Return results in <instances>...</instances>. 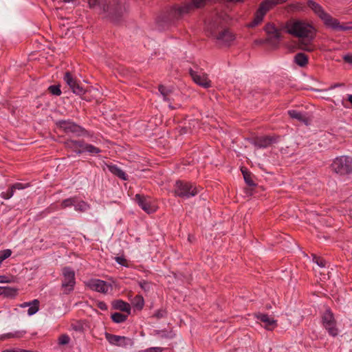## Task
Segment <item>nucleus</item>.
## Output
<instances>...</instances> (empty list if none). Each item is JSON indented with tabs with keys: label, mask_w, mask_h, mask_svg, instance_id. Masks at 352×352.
<instances>
[{
	"label": "nucleus",
	"mask_w": 352,
	"mask_h": 352,
	"mask_svg": "<svg viewBox=\"0 0 352 352\" xmlns=\"http://www.w3.org/2000/svg\"><path fill=\"white\" fill-rule=\"evenodd\" d=\"M115 260L116 261L122 265V266H125V267H127L128 266V261L127 260L123 257V256H116L115 257Z\"/></svg>",
	"instance_id": "42"
},
{
	"label": "nucleus",
	"mask_w": 352,
	"mask_h": 352,
	"mask_svg": "<svg viewBox=\"0 0 352 352\" xmlns=\"http://www.w3.org/2000/svg\"><path fill=\"white\" fill-rule=\"evenodd\" d=\"M245 0H233V2L234 3H241L243 2Z\"/></svg>",
	"instance_id": "52"
},
{
	"label": "nucleus",
	"mask_w": 352,
	"mask_h": 352,
	"mask_svg": "<svg viewBox=\"0 0 352 352\" xmlns=\"http://www.w3.org/2000/svg\"><path fill=\"white\" fill-rule=\"evenodd\" d=\"M288 115L292 119L297 120L300 122L304 123L306 125L309 124L311 120L307 116L306 113H302L297 110H289L287 111Z\"/></svg>",
	"instance_id": "20"
},
{
	"label": "nucleus",
	"mask_w": 352,
	"mask_h": 352,
	"mask_svg": "<svg viewBox=\"0 0 352 352\" xmlns=\"http://www.w3.org/2000/svg\"><path fill=\"white\" fill-rule=\"evenodd\" d=\"M266 33L271 36V38L278 40L280 38V32L279 30L272 23H267L265 26Z\"/></svg>",
	"instance_id": "25"
},
{
	"label": "nucleus",
	"mask_w": 352,
	"mask_h": 352,
	"mask_svg": "<svg viewBox=\"0 0 352 352\" xmlns=\"http://www.w3.org/2000/svg\"><path fill=\"white\" fill-rule=\"evenodd\" d=\"M107 168L113 175L118 177V178L124 181L128 180V176L126 173L117 165L109 164L107 165Z\"/></svg>",
	"instance_id": "23"
},
{
	"label": "nucleus",
	"mask_w": 352,
	"mask_h": 352,
	"mask_svg": "<svg viewBox=\"0 0 352 352\" xmlns=\"http://www.w3.org/2000/svg\"><path fill=\"white\" fill-rule=\"evenodd\" d=\"M82 151H83V153L87 152L92 155H98L99 153H101V150L99 148L92 144H87L85 141L82 148Z\"/></svg>",
	"instance_id": "27"
},
{
	"label": "nucleus",
	"mask_w": 352,
	"mask_h": 352,
	"mask_svg": "<svg viewBox=\"0 0 352 352\" xmlns=\"http://www.w3.org/2000/svg\"><path fill=\"white\" fill-rule=\"evenodd\" d=\"M222 25V17L215 14L206 21V31L219 43L230 45L235 36L229 29L223 28Z\"/></svg>",
	"instance_id": "2"
},
{
	"label": "nucleus",
	"mask_w": 352,
	"mask_h": 352,
	"mask_svg": "<svg viewBox=\"0 0 352 352\" xmlns=\"http://www.w3.org/2000/svg\"><path fill=\"white\" fill-rule=\"evenodd\" d=\"M39 304H40V302H39L38 300L35 299L32 301L23 302V308L28 307V308L27 310L28 314L29 316H32V315H34V314H36L38 311Z\"/></svg>",
	"instance_id": "24"
},
{
	"label": "nucleus",
	"mask_w": 352,
	"mask_h": 352,
	"mask_svg": "<svg viewBox=\"0 0 352 352\" xmlns=\"http://www.w3.org/2000/svg\"><path fill=\"white\" fill-rule=\"evenodd\" d=\"M228 2H233V0H226Z\"/></svg>",
	"instance_id": "54"
},
{
	"label": "nucleus",
	"mask_w": 352,
	"mask_h": 352,
	"mask_svg": "<svg viewBox=\"0 0 352 352\" xmlns=\"http://www.w3.org/2000/svg\"><path fill=\"white\" fill-rule=\"evenodd\" d=\"M89 8L112 21H118L122 15L119 0H88Z\"/></svg>",
	"instance_id": "3"
},
{
	"label": "nucleus",
	"mask_w": 352,
	"mask_h": 352,
	"mask_svg": "<svg viewBox=\"0 0 352 352\" xmlns=\"http://www.w3.org/2000/svg\"><path fill=\"white\" fill-rule=\"evenodd\" d=\"M205 2L206 0H191L181 4H175L167 10V20L170 21L179 20L196 9L203 7Z\"/></svg>",
	"instance_id": "4"
},
{
	"label": "nucleus",
	"mask_w": 352,
	"mask_h": 352,
	"mask_svg": "<svg viewBox=\"0 0 352 352\" xmlns=\"http://www.w3.org/2000/svg\"><path fill=\"white\" fill-rule=\"evenodd\" d=\"M135 200L138 206L146 213L151 214L156 211V207L150 196L142 194H136Z\"/></svg>",
	"instance_id": "12"
},
{
	"label": "nucleus",
	"mask_w": 352,
	"mask_h": 352,
	"mask_svg": "<svg viewBox=\"0 0 352 352\" xmlns=\"http://www.w3.org/2000/svg\"><path fill=\"white\" fill-rule=\"evenodd\" d=\"M15 189H22V184L17 183L14 184L7 190V192H3L1 193V197L5 199H10L13 195V192Z\"/></svg>",
	"instance_id": "30"
},
{
	"label": "nucleus",
	"mask_w": 352,
	"mask_h": 352,
	"mask_svg": "<svg viewBox=\"0 0 352 352\" xmlns=\"http://www.w3.org/2000/svg\"><path fill=\"white\" fill-rule=\"evenodd\" d=\"M255 317L265 324V328L267 330H272L276 325V320L265 314H256Z\"/></svg>",
	"instance_id": "21"
},
{
	"label": "nucleus",
	"mask_w": 352,
	"mask_h": 352,
	"mask_svg": "<svg viewBox=\"0 0 352 352\" xmlns=\"http://www.w3.org/2000/svg\"><path fill=\"white\" fill-rule=\"evenodd\" d=\"M76 203V197H70L68 199H64L61 203V207L63 208H65L72 206H74Z\"/></svg>",
	"instance_id": "34"
},
{
	"label": "nucleus",
	"mask_w": 352,
	"mask_h": 352,
	"mask_svg": "<svg viewBox=\"0 0 352 352\" xmlns=\"http://www.w3.org/2000/svg\"><path fill=\"white\" fill-rule=\"evenodd\" d=\"M294 62L300 67H304L309 63V57L304 53H297L294 56Z\"/></svg>",
	"instance_id": "26"
},
{
	"label": "nucleus",
	"mask_w": 352,
	"mask_h": 352,
	"mask_svg": "<svg viewBox=\"0 0 352 352\" xmlns=\"http://www.w3.org/2000/svg\"><path fill=\"white\" fill-rule=\"evenodd\" d=\"M280 138L276 135L256 136L251 139L250 143L257 148H266L279 142Z\"/></svg>",
	"instance_id": "11"
},
{
	"label": "nucleus",
	"mask_w": 352,
	"mask_h": 352,
	"mask_svg": "<svg viewBox=\"0 0 352 352\" xmlns=\"http://www.w3.org/2000/svg\"><path fill=\"white\" fill-rule=\"evenodd\" d=\"M166 316V311L163 309L157 310L153 316V317H154L157 319L165 318Z\"/></svg>",
	"instance_id": "38"
},
{
	"label": "nucleus",
	"mask_w": 352,
	"mask_h": 352,
	"mask_svg": "<svg viewBox=\"0 0 352 352\" xmlns=\"http://www.w3.org/2000/svg\"><path fill=\"white\" fill-rule=\"evenodd\" d=\"M63 279L61 289L65 295L69 294L74 291L76 285L75 272L70 267H64L62 269Z\"/></svg>",
	"instance_id": "9"
},
{
	"label": "nucleus",
	"mask_w": 352,
	"mask_h": 352,
	"mask_svg": "<svg viewBox=\"0 0 352 352\" xmlns=\"http://www.w3.org/2000/svg\"><path fill=\"white\" fill-rule=\"evenodd\" d=\"M133 305L137 309H142L144 305V300L142 296H135L133 299Z\"/></svg>",
	"instance_id": "33"
},
{
	"label": "nucleus",
	"mask_w": 352,
	"mask_h": 352,
	"mask_svg": "<svg viewBox=\"0 0 352 352\" xmlns=\"http://www.w3.org/2000/svg\"><path fill=\"white\" fill-rule=\"evenodd\" d=\"M86 286L93 291L102 294L108 293L111 287L109 283L100 279H91L86 283Z\"/></svg>",
	"instance_id": "16"
},
{
	"label": "nucleus",
	"mask_w": 352,
	"mask_h": 352,
	"mask_svg": "<svg viewBox=\"0 0 352 352\" xmlns=\"http://www.w3.org/2000/svg\"><path fill=\"white\" fill-rule=\"evenodd\" d=\"M65 3H72L74 5L78 4L79 3V0H63Z\"/></svg>",
	"instance_id": "47"
},
{
	"label": "nucleus",
	"mask_w": 352,
	"mask_h": 352,
	"mask_svg": "<svg viewBox=\"0 0 352 352\" xmlns=\"http://www.w3.org/2000/svg\"><path fill=\"white\" fill-rule=\"evenodd\" d=\"M112 307L114 309L120 310L121 311L126 313L127 314H131L130 305L122 300H116L113 301Z\"/></svg>",
	"instance_id": "22"
},
{
	"label": "nucleus",
	"mask_w": 352,
	"mask_h": 352,
	"mask_svg": "<svg viewBox=\"0 0 352 352\" xmlns=\"http://www.w3.org/2000/svg\"><path fill=\"white\" fill-rule=\"evenodd\" d=\"M321 323L328 334L332 337H336L339 334L338 322L335 316L329 307H327L321 316Z\"/></svg>",
	"instance_id": "8"
},
{
	"label": "nucleus",
	"mask_w": 352,
	"mask_h": 352,
	"mask_svg": "<svg viewBox=\"0 0 352 352\" xmlns=\"http://www.w3.org/2000/svg\"><path fill=\"white\" fill-rule=\"evenodd\" d=\"M343 60L348 63H352V54H346L344 56Z\"/></svg>",
	"instance_id": "45"
},
{
	"label": "nucleus",
	"mask_w": 352,
	"mask_h": 352,
	"mask_svg": "<svg viewBox=\"0 0 352 352\" xmlns=\"http://www.w3.org/2000/svg\"><path fill=\"white\" fill-rule=\"evenodd\" d=\"M199 190L197 186L185 180H177L174 184L173 193L175 197L189 199L197 195Z\"/></svg>",
	"instance_id": "7"
},
{
	"label": "nucleus",
	"mask_w": 352,
	"mask_h": 352,
	"mask_svg": "<svg viewBox=\"0 0 352 352\" xmlns=\"http://www.w3.org/2000/svg\"><path fill=\"white\" fill-rule=\"evenodd\" d=\"M83 144L84 140L72 139H67L64 142V146L67 149H69L78 155L83 153V151H82Z\"/></svg>",
	"instance_id": "19"
},
{
	"label": "nucleus",
	"mask_w": 352,
	"mask_h": 352,
	"mask_svg": "<svg viewBox=\"0 0 352 352\" xmlns=\"http://www.w3.org/2000/svg\"><path fill=\"white\" fill-rule=\"evenodd\" d=\"M285 28L288 34L299 38L298 48L301 50L311 52L315 46L312 44L317 30L313 23L307 20L293 19L287 21Z\"/></svg>",
	"instance_id": "1"
},
{
	"label": "nucleus",
	"mask_w": 352,
	"mask_h": 352,
	"mask_svg": "<svg viewBox=\"0 0 352 352\" xmlns=\"http://www.w3.org/2000/svg\"><path fill=\"white\" fill-rule=\"evenodd\" d=\"M75 210L79 212H85L89 208V205L84 201H78L76 199V203L74 205Z\"/></svg>",
	"instance_id": "31"
},
{
	"label": "nucleus",
	"mask_w": 352,
	"mask_h": 352,
	"mask_svg": "<svg viewBox=\"0 0 352 352\" xmlns=\"http://www.w3.org/2000/svg\"><path fill=\"white\" fill-rule=\"evenodd\" d=\"M23 352H38L37 351H34V350H24L23 349Z\"/></svg>",
	"instance_id": "53"
},
{
	"label": "nucleus",
	"mask_w": 352,
	"mask_h": 352,
	"mask_svg": "<svg viewBox=\"0 0 352 352\" xmlns=\"http://www.w3.org/2000/svg\"><path fill=\"white\" fill-rule=\"evenodd\" d=\"M189 74L192 77L193 81L197 85L204 87L208 88L211 86V81L208 79V76L205 74H200L197 72L190 69Z\"/></svg>",
	"instance_id": "18"
},
{
	"label": "nucleus",
	"mask_w": 352,
	"mask_h": 352,
	"mask_svg": "<svg viewBox=\"0 0 352 352\" xmlns=\"http://www.w3.org/2000/svg\"><path fill=\"white\" fill-rule=\"evenodd\" d=\"M328 27H330L334 30H351L350 26H344L340 24L339 21L337 19L333 17L332 21L329 23Z\"/></svg>",
	"instance_id": "29"
},
{
	"label": "nucleus",
	"mask_w": 352,
	"mask_h": 352,
	"mask_svg": "<svg viewBox=\"0 0 352 352\" xmlns=\"http://www.w3.org/2000/svg\"><path fill=\"white\" fill-rule=\"evenodd\" d=\"M104 336L107 340L112 345L126 347L133 344V340L128 337L117 336L108 332L104 333Z\"/></svg>",
	"instance_id": "15"
},
{
	"label": "nucleus",
	"mask_w": 352,
	"mask_h": 352,
	"mask_svg": "<svg viewBox=\"0 0 352 352\" xmlns=\"http://www.w3.org/2000/svg\"><path fill=\"white\" fill-rule=\"evenodd\" d=\"M97 307L102 311H106L108 309L107 304L103 301H99L97 303Z\"/></svg>",
	"instance_id": "44"
},
{
	"label": "nucleus",
	"mask_w": 352,
	"mask_h": 352,
	"mask_svg": "<svg viewBox=\"0 0 352 352\" xmlns=\"http://www.w3.org/2000/svg\"><path fill=\"white\" fill-rule=\"evenodd\" d=\"M3 293V296L13 298L16 296L17 294V290L12 287H3V289H2Z\"/></svg>",
	"instance_id": "32"
},
{
	"label": "nucleus",
	"mask_w": 352,
	"mask_h": 352,
	"mask_svg": "<svg viewBox=\"0 0 352 352\" xmlns=\"http://www.w3.org/2000/svg\"><path fill=\"white\" fill-rule=\"evenodd\" d=\"M3 352H22V351H15L14 349H6Z\"/></svg>",
	"instance_id": "48"
},
{
	"label": "nucleus",
	"mask_w": 352,
	"mask_h": 352,
	"mask_svg": "<svg viewBox=\"0 0 352 352\" xmlns=\"http://www.w3.org/2000/svg\"><path fill=\"white\" fill-rule=\"evenodd\" d=\"M64 80L69 86L74 94L78 96H82L85 94V89L71 72H65Z\"/></svg>",
	"instance_id": "13"
},
{
	"label": "nucleus",
	"mask_w": 352,
	"mask_h": 352,
	"mask_svg": "<svg viewBox=\"0 0 352 352\" xmlns=\"http://www.w3.org/2000/svg\"><path fill=\"white\" fill-rule=\"evenodd\" d=\"M129 314L115 312L111 314V318L116 323H122L126 320Z\"/></svg>",
	"instance_id": "28"
},
{
	"label": "nucleus",
	"mask_w": 352,
	"mask_h": 352,
	"mask_svg": "<svg viewBox=\"0 0 352 352\" xmlns=\"http://www.w3.org/2000/svg\"><path fill=\"white\" fill-rule=\"evenodd\" d=\"M8 282V277L6 276H0V283H7Z\"/></svg>",
	"instance_id": "46"
},
{
	"label": "nucleus",
	"mask_w": 352,
	"mask_h": 352,
	"mask_svg": "<svg viewBox=\"0 0 352 352\" xmlns=\"http://www.w3.org/2000/svg\"><path fill=\"white\" fill-rule=\"evenodd\" d=\"M56 127L65 133H72L77 137L91 136L89 131L72 120H60L56 122Z\"/></svg>",
	"instance_id": "6"
},
{
	"label": "nucleus",
	"mask_w": 352,
	"mask_h": 352,
	"mask_svg": "<svg viewBox=\"0 0 352 352\" xmlns=\"http://www.w3.org/2000/svg\"><path fill=\"white\" fill-rule=\"evenodd\" d=\"M12 254V251L10 249H6L4 250L0 251V265L1 263L10 257Z\"/></svg>",
	"instance_id": "36"
},
{
	"label": "nucleus",
	"mask_w": 352,
	"mask_h": 352,
	"mask_svg": "<svg viewBox=\"0 0 352 352\" xmlns=\"http://www.w3.org/2000/svg\"><path fill=\"white\" fill-rule=\"evenodd\" d=\"M13 336H14V335H13V334H12V333H8V334H6V335H4V336H3V338H10L13 337Z\"/></svg>",
	"instance_id": "49"
},
{
	"label": "nucleus",
	"mask_w": 352,
	"mask_h": 352,
	"mask_svg": "<svg viewBox=\"0 0 352 352\" xmlns=\"http://www.w3.org/2000/svg\"><path fill=\"white\" fill-rule=\"evenodd\" d=\"M140 287L145 292L150 290L151 284L146 280H141L138 283Z\"/></svg>",
	"instance_id": "39"
},
{
	"label": "nucleus",
	"mask_w": 352,
	"mask_h": 352,
	"mask_svg": "<svg viewBox=\"0 0 352 352\" xmlns=\"http://www.w3.org/2000/svg\"><path fill=\"white\" fill-rule=\"evenodd\" d=\"M73 328L76 331H78V330H80L81 329V327L80 326H74Z\"/></svg>",
	"instance_id": "50"
},
{
	"label": "nucleus",
	"mask_w": 352,
	"mask_h": 352,
	"mask_svg": "<svg viewBox=\"0 0 352 352\" xmlns=\"http://www.w3.org/2000/svg\"><path fill=\"white\" fill-rule=\"evenodd\" d=\"M48 91L53 95L60 96L61 94V91L60 87L58 85H51L48 87Z\"/></svg>",
	"instance_id": "37"
},
{
	"label": "nucleus",
	"mask_w": 352,
	"mask_h": 352,
	"mask_svg": "<svg viewBox=\"0 0 352 352\" xmlns=\"http://www.w3.org/2000/svg\"><path fill=\"white\" fill-rule=\"evenodd\" d=\"M286 0H263L260 4L254 15L253 20L249 24V27L254 28L259 25L263 20L265 14L276 6L284 3Z\"/></svg>",
	"instance_id": "5"
},
{
	"label": "nucleus",
	"mask_w": 352,
	"mask_h": 352,
	"mask_svg": "<svg viewBox=\"0 0 352 352\" xmlns=\"http://www.w3.org/2000/svg\"><path fill=\"white\" fill-rule=\"evenodd\" d=\"M241 172L243 175L244 180L248 187L245 188V192L247 195H252L253 194V190L254 188L257 186V184L254 182L253 179L252 173L249 171L246 168H242Z\"/></svg>",
	"instance_id": "17"
},
{
	"label": "nucleus",
	"mask_w": 352,
	"mask_h": 352,
	"mask_svg": "<svg viewBox=\"0 0 352 352\" xmlns=\"http://www.w3.org/2000/svg\"><path fill=\"white\" fill-rule=\"evenodd\" d=\"M158 90L160 92V94L164 97V98H166L170 93V91L162 85H159Z\"/></svg>",
	"instance_id": "41"
},
{
	"label": "nucleus",
	"mask_w": 352,
	"mask_h": 352,
	"mask_svg": "<svg viewBox=\"0 0 352 352\" xmlns=\"http://www.w3.org/2000/svg\"><path fill=\"white\" fill-rule=\"evenodd\" d=\"M69 340H70V338L69 337L66 335V334H63V335H61L59 338H58V343L60 344H67L69 342Z\"/></svg>",
	"instance_id": "40"
},
{
	"label": "nucleus",
	"mask_w": 352,
	"mask_h": 352,
	"mask_svg": "<svg viewBox=\"0 0 352 352\" xmlns=\"http://www.w3.org/2000/svg\"><path fill=\"white\" fill-rule=\"evenodd\" d=\"M332 169L340 175H348L352 173V157L340 156L336 157L331 164Z\"/></svg>",
	"instance_id": "10"
},
{
	"label": "nucleus",
	"mask_w": 352,
	"mask_h": 352,
	"mask_svg": "<svg viewBox=\"0 0 352 352\" xmlns=\"http://www.w3.org/2000/svg\"><path fill=\"white\" fill-rule=\"evenodd\" d=\"M351 24H352V22L351 23ZM350 27H351V30H352V25H351V26H350Z\"/></svg>",
	"instance_id": "55"
},
{
	"label": "nucleus",
	"mask_w": 352,
	"mask_h": 352,
	"mask_svg": "<svg viewBox=\"0 0 352 352\" xmlns=\"http://www.w3.org/2000/svg\"><path fill=\"white\" fill-rule=\"evenodd\" d=\"M313 261L321 267H324L327 264V261L322 257L316 254H313Z\"/></svg>",
	"instance_id": "35"
},
{
	"label": "nucleus",
	"mask_w": 352,
	"mask_h": 352,
	"mask_svg": "<svg viewBox=\"0 0 352 352\" xmlns=\"http://www.w3.org/2000/svg\"><path fill=\"white\" fill-rule=\"evenodd\" d=\"M162 351L163 349L161 347H150L140 352H162Z\"/></svg>",
	"instance_id": "43"
},
{
	"label": "nucleus",
	"mask_w": 352,
	"mask_h": 352,
	"mask_svg": "<svg viewBox=\"0 0 352 352\" xmlns=\"http://www.w3.org/2000/svg\"><path fill=\"white\" fill-rule=\"evenodd\" d=\"M2 289H3V287H0V296H3Z\"/></svg>",
	"instance_id": "51"
},
{
	"label": "nucleus",
	"mask_w": 352,
	"mask_h": 352,
	"mask_svg": "<svg viewBox=\"0 0 352 352\" xmlns=\"http://www.w3.org/2000/svg\"><path fill=\"white\" fill-rule=\"evenodd\" d=\"M308 7L311 9L324 22L326 26H328L333 17L326 12L322 7L318 3L314 1H309L307 2Z\"/></svg>",
	"instance_id": "14"
}]
</instances>
